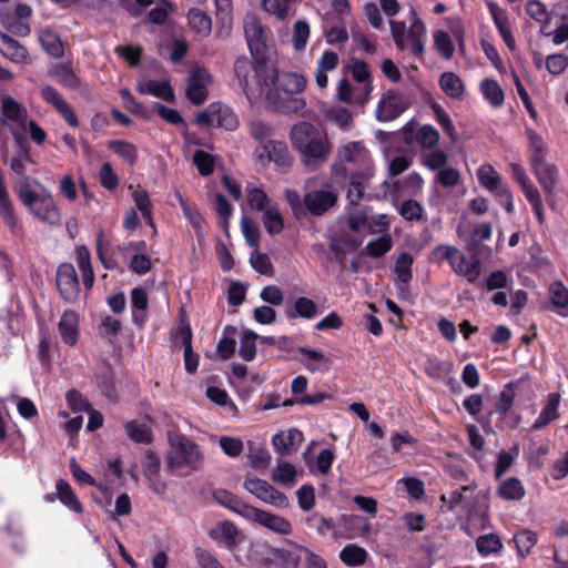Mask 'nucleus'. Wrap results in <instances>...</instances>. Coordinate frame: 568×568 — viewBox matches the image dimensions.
Instances as JSON below:
<instances>
[{
  "instance_id": "nucleus-43",
  "label": "nucleus",
  "mask_w": 568,
  "mask_h": 568,
  "mask_svg": "<svg viewBox=\"0 0 568 568\" xmlns=\"http://www.w3.org/2000/svg\"><path fill=\"white\" fill-rule=\"evenodd\" d=\"M480 92L484 99L493 106L499 108L505 100V93L499 83L493 79H485L480 82Z\"/></svg>"
},
{
  "instance_id": "nucleus-3",
  "label": "nucleus",
  "mask_w": 568,
  "mask_h": 568,
  "mask_svg": "<svg viewBox=\"0 0 568 568\" xmlns=\"http://www.w3.org/2000/svg\"><path fill=\"white\" fill-rule=\"evenodd\" d=\"M306 79L296 72H281L274 80V89L267 93V100L278 111L292 113L305 106V100L298 94L305 89Z\"/></svg>"
},
{
  "instance_id": "nucleus-28",
  "label": "nucleus",
  "mask_w": 568,
  "mask_h": 568,
  "mask_svg": "<svg viewBox=\"0 0 568 568\" xmlns=\"http://www.w3.org/2000/svg\"><path fill=\"white\" fill-rule=\"evenodd\" d=\"M136 91L140 94H149L166 102L175 100L174 91L168 81H158L152 79H143L138 82Z\"/></svg>"
},
{
  "instance_id": "nucleus-42",
  "label": "nucleus",
  "mask_w": 568,
  "mask_h": 568,
  "mask_svg": "<svg viewBox=\"0 0 568 568\" xmlns=\"http://www.w3.org/2000/svg\"><path fill=\"white\" fill-rule=\"evenodd\" d=\"M525 493V487L517 477L507 478L497 487V494L504 500H520Z\"/></svg>"
},
{
  "instance_id": "nucleus-47",
  "label": "nucleus",
  "mask_w": 568,
  "mask_h": 568,
  "mask_svg": "<svg viewBox=\"0 0 568 568\" xmlns=\"http://www.w3.org/2000/svg\"><path fill=\"white\" fill-rule=\"evenodd\" d=\"M513 540L516 546L517 555L520 558H526L536 546L538 538L535 531L521 529L515 534Z\"/></svg>"
},
{
  "instance_id": "nucleus-35",
  "label": "nucleus",
  "mask_w": 568,
  "mask_h": 568,
  "mask_svg": "<svg viewBox=\"0 0 568 568\" xmlns=\"http://www.w3.org/2000/svg\"><path fill=\"white\" fill-rule=\"evenodd\" d=\"M79 317L74 311L67 310L59 321V333L63 342L68 345H74L79 336Z\"/></svg>"
},
{
  "instance_id": "nucleus-62",
  "label": "nucleus",
  "mask_w": 568,
  "mask_h": 568,
  "mask_svg": "<svg viewBox=\"0 0 568 568\" xmlns=\"http://www.w3.org/2000/svg\"><path fill=\"white\" fill-rule=\"evenodd\" d=\"M398 213L408 222H419L424 217V207L415 200H406L398 206Z\"/></svg>"
},
{
  "instance_id": "nucleus-13",
  "label": "nucleus",
  "mask_w": 568,
  "mask_h": 568,
  "mask_svg": "<svg viewBox=\"0 0 568 568\" xmlns=\"http://www.w3.org/2000/svg\"><path fill=\"white\" fill-rule=\"evenodd\" d=\"M244 33L254 59H264L268 41V31L255 16L247 14L244 18Z\"/></svg>"
},
{
  "instance_id": "nucleus-37",
  "label": "nucleus",
  "mask_w": 568,
  "mask_h": 568,
  "mask_svg": "<svg viewBox=\"0 0 568 568\" xmlns=\"http://www.w3.org/2000/svg\"><path fill=\"white\" fill-rule=\"evenodd\" d=\"M49 74L64 88L77 90L80 88L81 81L74 73L72 67L67 63H54L49 69Z\"/></svg>"
},
{
  "instance_id": "nucleus-1",
  "label": "nucleus",
  "mask_w": 568,
  "mask_h": 568,
  "mask_svg": "<svg viewBox=\"0 0 568 568\" xmlns=\"http://www.w3.org/2000/svg\"><path fill=\"white\" fill-rule=\"evenodd\" d=\"M335 179L349 180L347 200L356 205L363 199L368 181L374 176L375 165L369 150L362 141L341 144L331 165Z\"/></svg>"
},
{
  "instance_id": "nucleus-36",
  "label": "nucleus",
  "mask_w": 568,
  "mask_h": 568,
  "mask_svg": "<svg viewBox=\"0 0 568 568\" xmlns=\"http://www.w3.org/2000/svg\"><path fill=\"white\" fill-rule=\"evenodd\" d=\"M214 499L222 506L229 508L239 516L247 519L250 517L253 506L246 504L237 496L233 495L227 490H216L214 493Z\"/></svg>"
},
{
  "instance_id": "nucleus-29",
  "label": "nucleus",
  "mask_w": 568,
  "mask_h": 568,
  "mask_svg": "<svg viewBox=\"0 0 568 568\" xmlns=\"http://www.w3.org/2000/svg\"><path fill=\"white\" fill-rule=\"evenodd\" d=\"M559 405H560V395L559 393H550L547 396L546 404L541 408L538 417L535 419L531 425L530 430H540L547 427L551 422L559 418Z\"/></svg>"
},
{
  "instance_id": "nucleus-27",
  "label": "nucleus",
  "mask_w": 568,
  "mask_h": 568,
  "mask_svg": "<svg viewBox=\"0 0 568 568\" xmlns=\"http://www.w3.org/2000/svg\"><path fill=\"white\" fill-rule=\"evenodd\" d=\"M300 361L312 373L327 372L331 368V359L324 352L315 348L300 347Z\"/></svg>"
},
{
  "instance_id": "nucleus-6",
  "label": "nucleus",
  "mask_w": 568,
  "mask_h": 568,
  "mask_svg": "<svg viewBox=\"0 0 568 568\" xmlns=\"http://www.w3.org/2000/svg\"><path fill=\"white\" fill-rule=\"evenodd\" d=\"M272 555L273 561L278 568H327L321 556L296 544L276 548Z\"/></svg>"
},
{
  "instance_id": "nucleus-51",
  "label": "nucleus",
  "mask_w": 568,
  "mask_h": 568,
  "mask_svg": "<svg viewBox=\"0 0 568 568\" xmlns=\"http://www.w3.org/2000/svg\"><path fill=\"white\" fill-rule=\"evenodd\" d=\"M182 344L184 347V365L185 371L194 374L199 367V355L192 348V333L190 328L182 329Z\"/></svg>"
},
{
  "instance_id": "nucleus-4",
  "label": "nucleus",
  "mask_w": 568,
  "mask_h": 568,
  "mask_svg": "<svg viewBox=\"0 0 568 568\" xmlns=\"http://www.w3.org/2000/svg\"><path fill=\"white\" fill-rule=\"evenodd\" d=\"M168 438L171 448L168 466L171 470L186 475L203 468L204 454L195 442L176 432H170Z\"/></svg>"
},
{
  "instance_id": "nucleus-15",
  "label": "nucleus",
  "mask_w": 568,
  "mask_h": 568,
  "mask_svg": "<svg viewBox=\"0 0 568 568\" xmlns=\"http://www.w3.org/2000/svg\"><path fill=\"white\" fill-rule=\"evenodd\" d=\"M211 83L212 75L206 69H193L190 73L186 87V95L189 100L193 104H202L207 98L209 85Z\"/></svg>"
},
{
  "instance_id": "nucleus-12",
  "label": "nucleus",
  "mask_w": 568,
  "mask_h": 568,
  "mask_svg": "<svg viewBox=\"0 0 568 568\" xmlns=\"http://www.w3.org/2000/svg\"><path fill=\"white\" fill-rule=\"evenodd\" d=\"M245 489L265 504L277 508L288 506L287 497L274 488L268 481L247 475L244 481Z\"/></svg>"
},
{
  "instance_id": "nucleus-54",
  "label": "nucleus",
  "mask_w": 568,
  "mask_h": 568,
  "mask_svg": "<svg viewBox=\"0 0 568 568\" xmlns=\"http://www.w3.org/2000/svg\"><path fill=\"white\" fill-rule=\"evenodd\" d=\"M392 246V236L388 233H384L381 236L371 240L366 244L364 252L367 256L381 257L385 255L388 251H390Z\"/></svg>"
},
{
  "instance_id": "nucleus-5",
  "label": "nucleus",
  "mask_w": 568,
  "mask_h": 568,
  "mask_svg": "<svg viewBox=\"0 0 568 568\" xmlns=\"http://www.w3.org/2000/svg\"><path fill=\"white\" fill-rule=\"evenodd\" d=\"M409 21L407 28L404 21L389 20L392 38L398 50H409L415 57H423L427 41L426 26L413 8L409 10Z\"/></svg>"
},
{
  "instance_id": "nucleus-25",
  "label": "nucleus",
  "mask_w": 568,
  "mask_h": 568,
  "mask_svg": "<svg viewBox=\"0 0 568 568\" xmlns=\"http://www.w3.org/2000/svg\"><path fill=\"white\" fill-rule=\"evenodd\" d=\"M0 52L1 54L13 63L30 64L32 59L24 45L11 38L6 33L0 32Z\"/></svg>"
},
{
  "instance_id": "nucleus-22",
  "label": "nucleus",
  "mask_w": 568,
  "mask_h": 568,
  "mask_svg": "<svg viewBox=\"0 0 568 568\" xmlns=\"http://www.w3.org/2000/svg\"><path fill=\"white\" fill-rule=\"evenodd\" d=\"M324 133L310 122H300L295 124L290 133L292 144L302 154L308 145L318 140Z\"/></svg>"
},
{
  "instance_id": "nucleus-31",
  "label": "nucleus",
  "mask_w": 568,
  "mask_h": 568,
  "mask_svg": "<svg viewBox=\"0 0 568 568\" xmlns=\"http://www.w3.org/2000/svg\"><path fill=\"white\" fill-rule=\"evenodd\" d=\"M304 439L303 433L296 428L282 430L272 437V445L274 450L284 456L288 455L291 449L300 445Z\"/></svg>"
},
{
  "instance_id": "nucleus-24",
  "label": "nucleus",
  "mask_w": 568,
  "mask_h": 568,
  "mask_svg": "<svg viewBox=\"0 0 568 568\" xmlns=\"http://www.w3.org/2000/svg\"><path fill=\"white\" fill-rule=\"evenodd\" d=\"M209 537L224 545L227 549H234L241 542V534L237 527L230 520L217 523L209 530Z\"/></svg>"
},
{
  "instance_id": "nucleus-7",
  "label": "nucleus",
  "mask_w": 568,
  "mask_h": 568,
  "mask_svg": "<svg viewBox=\"0 0 568 568\" xmlns=\"http://www.w3.org/2000/svg\"><path fill=\"white\" fill-rule=\"evenodd\" d=\"M436 258L448 261L452 270L469 283H475L480 275L479 261L469 260L463 251L452 245H439L433 251Z\"/></svg>"
},
{
  "instance_id": "nucleus-19",
  "label": "nucleus",
  "mask_w": 568,
  "mask_h": 568,
  "mask_svg": "<svg viewBox=\"0 0 568 568\" xmlns=\"http://www.w3.org/2000/svg\"><path fill=\"white\" fill-rule=\"evenodd\" d=\"M337 199L335 191L322 189L307 192L304 196V203L313 215H322L335 205Z\"/></svg>"
},
{
  "instance_id": "nucleus-14",
  "label": "nucleus",
  "mask_w": 568,
  "mask_h": 568,
  "mask_svg": "<svg viewBox=\"0 0 568 568\" xmlns=\"http://www.w3.org/2000/svg\"><path fill=\"white\" fill-rule=\"evenodd\" d=\"M57 286L61 297L69 302H75L80 293V283L75 268L70 263H62L57 270Z\"/></svg>"
},
{
  "instance_id": "nucleus-46",
  "label": "nucleus",
  "mask_w": 568,
  "mask_h": 568,
  "mask_svg": "<svg viewBox=\"0 0 568 568\" xmlns=\"http://www.w3.org/2000/svg\"><path fill=\"white\" fill-rule=\"evenodd\" d=\"M297 471L293 464L281 460L273 469L272 479L282 486L292 487L296 483Z\"/></svg>"
},
{
  "instance_id": "nucleus-44",
  "label": "nucleus",
  "mask_w": 568,
  "mask_h": 568,
  "mask_svg": "<svg viewBox=\"0 0 568 568\" xmlns=\"http://www.w3.org/2000/svg\"><path fill=\"white\" fill-rule=\"evenodd\" d=\"M439 85L442 90L452 99H459L464 94L465 85L454 72H444L439 78Z\"/></svg>"
},
{
  "instance_id": "nucleus-32",
  "label": "nucleus",
  "mask_w": 568,
  "mask_h": 568,
  "mask_svg": "<svg viewBox=\"0 0 568 568\" xmlns=\"http://www.w3.org/2000/svg\"><path fill=\"white\" fill-rule=\"evenodd\" d=\"M17 145L16 153L9 161V166L13 173L20 176V180L24 178H29L27 175L28 165L34 164L30 152V146L23 142V139L20 142H14Z\"/></svg>"
},
{
  "instance_id": "nucleus-45",
  "label": "nucleus",
  "mask_w": 568,
  "mask_h": 568,
  "mask_svg": "<svg viewBox=\"0 0 568 568\" xmlns=\"http://www.w3.org/2000/svg\"><path fill=\"white\" fill-rule=\"evenodd\" d=\"M39 41L42 47V49L52 58H61L64 54V47L60 39V37L50 31V30H43L39 34Z\"/></svg>"
},
{
  "instance_id": "nucleus-2",
  "label": "nucleus",
  "mask_w": 568,
  "mask_h": 568,
  "mask_svg": "<svg viewBox=\"0 0 568 568\" xmlns=\"http://www.w3.org/2000/svg\"><path fill=\"white\" fill-rule=\"evenodd\" d=\"M17 193L21 203L42 223L58 225L62 214L52 192L38 180L24 178L19 181Z\"/></svg>"
},
{
  "instance_id": "nucleus-8",
  "label": "nucleus",
  "mask_w": 568,
  "mask_h": 568,
  "mask_svg": "<svg viewBox=\"0 0 568 568\" xmlns=\"http://www.w3.org/2000/svg\"><path fill=\"white\" fill-rule=\"evenodd\" d=\"M1 123L7 126L14 142L23 139L29 122L27 108L10 95L0 98Z\"/></svg>"
},
{
  "instance_id": "nucleus-48",
  "label": "nucleus",
  "mask_w": 568,
  "mask_h": 568,
  "mask_svg": "<svg viewBox=\"0 0 568 568\" xmlns=\"http://www.w3.org/2000/svg\"><path fill=\"white\" fill-rule=\"evenodd\" d=\"M131 305L133 308V312H132L133 323L139 326H142L145 322V316L140 315L138 312H144L149 305L148 294L143 288L134 287L131 291Z\"/></svg>"
},
{
  "instance_id": "nucleus-49",
  "label": "nucleus",
  "mask_w": 568,
  "mask_h": 568,
  "mask_svg": "<svg viewBox=\"0 0 568 568\" xmlns=\"http://www.w3.org/2000/svg\"><path fill=\"white\" fill-rule=\"evenodd\" d=\"M235 335L236 328L232 325H226L223 329L222 336L217 343V355L221 359H229L235 351Z\"/></svg>"
},
{
  "instance_id": "nucleus-57",
  "label": "nucleus",
  "mask_w": 568,
  "mask_h": 568,
  "mask_svg": "<svg viewBox=\"0 0 568 568\" xmlns=\"http://www.w3.org/2000/svg\"><path fill=\"white\" fill-rule=\"evenodd\" d=\"M132 197L136 209L141 212L145 222L150 226L154 227V222L152 219V202L150 200L149 193L143 189H139L133 191Z\"/></svg>"
},
{
  "instance_id": "nucleus-30",
  "label": "nucleus",
  "mask_w": 568,
  "mask_h": 568,
  "mask_svg": "<svg viewBox=\"0 0 568 568\" xmlns=\"http://www.w3.org/2000/svg\"><path fill=\"white\" fill-rule=\"evenodd\" d=\"M59 499L60 503L77 514H81L83 511V506L80 503L79 498L72 490L70 484L64 479H59L55 483V494L45 496L47 501H53L54 499Z\"/></svg>"
},
{
  "instance_id": "nucleus-34",
  "label": "nucleus",
  "mask_w": 568,
  "mask_h": 568,
  "mask_svg": "<svg viewBox=\"0 0 568 568\" xmlns=\"http://www.w3.org/2000/svg\"><path fill=\"white\" fill-rule=\"evenodd\" d=\"M413 262L414 258L412 254L407 252L402 253L396 260L394 272L396 274V280L399 282L398 290L400 296H404L408 293V283L413 278Z\"/></svg>"
},
{
  "instance_id": "nucleus-16",
  "label": "nucleus",
  "mask_w": 568,
  "mask_h": 568,
  "mask_svg": "<svg viewBox=\"0 0 568 568\" xmlns=\"http://www.w3.org/2000/svg\"><path fill=\"white\" fill-rule=\"evenodd\" d=\"M40 95L45 103L52 105L57 110L70 126H79V119L72 106L54 87L44 85L40 91Z\"/></svg>"
},
{
  "instance_id": "nucleus-26",
  "label": "nucleus",
  "mask_w": 568,
  "mask_h": 568,
  "mask_svg": "<svg viewBox=\"0 0 568 568\" xmlns=\"http://www.w3.org/2000/svg\"><path fill=\"white\" fill-rule=\"evenodd\" d=\"M487 9L505 44L511 51L515 50L516 41L513 36L509 19L506 11L493 1L487 2Z\"/></svg>"
},
{
  "instance_id": "nucleus-64",
  "label": "nucleus",
  "mask_w": 568,
  "mask_h": 568,
  "mask_svg": "<svg viewBox=\"0 0 568 568\" xmlns=\"http://www.w3.org/2000/svg\"><path fill=\"white\" fill-rule=\"evenodd\" d=\"M415 140L423 149L432 150L438 143L439 133L432 125H423L416 131Z\"/></svg>"
},
{
  "instance_id": "nucleus-55",
  "label": "nucleus",
  "mask_w": 568,
  "mask_h": 568,
  "mask_svg": "<svg viewBox=\"0 0 568 568\" xmlns=\"http://www.w3.org/2000/svg\"><path fill=\"white\" fill-rule=\"evenodd\" d=\"M366 557L367 551L356 545H347L339 552L341 560L351 567L363 565L366 560Z\"/></svg>"
},
{
  "instance_id": "nucleus-50",
  "label": "nucleus",
  "mask_w": 568,
  "mask_h": 568,
  "mask_svg": "<svg viewBox=\"0 0 568 568\" xmlns=\"http://www.w3.org/2000/svg\"><path fill=\"white\" fill-rule=\"evenodd\" d=\"M248 464L255 469L267 468L271 463V455L264 445L248 443Z\"/></svg>"
},
{
  "instance_id": "nucleus-9",
  "label": "nucleus",
  "mask_w": 568,
  "mask_h": 568,
  "mask_svg": "<svg viewBox=\"0 0 568 568\" xmlns=\"http://www.w3.org/2000/svg\"><path fill=\"white\" fill-rule=\"evenodd\" d=\"M476 175L479 184L494 195L508 213H513L515 206L511 191L495 168L483 164L477 169Z\"/></svg>"
},
{
  "instance_id": "nucleus-33",
  "label": "nucleus",
  "mask_w": 568,
  "mask_h": 568,
  "mask_svg": "<svg viewBox=\"0 0 568 568\" xmlns=\"http://www.w3.org/2000/svg\"><path fill=\"white\" fill-rule=\"evenodd\" d=\"M339 62L338 54L331 50H325L316 63L315 81L318 88L325 89L328 83L327 72L337 68Z\"/></svg>"
},
{
  "instance_id": "nucleus-56",
  "label": "nucleus",
  "mask_w": 568,
  "mask_h": 568,
  "mask_svg": "<svg viewBox=\"0 0 568 568\" xmlns=\"http://www.w3.org/2000/svg\"><path fill=\"white\" fill-rule=\"evenodd\" d=\"M264 11L274 14L278 20H286L294 12L291 8L288 0H262L261 3Z\"/></svg>"
},
{
  "instance_id": "nucleus-23",
  "label": "nucleus",
  "mask_w": 568,
  "mask_h": 568,
  "mask_svg": "<svg viewBox=\"0 0 568 568\" xmlns=\"http://www.w3.org/2000/svg\"><path fill=\"white\" fill-rule=\"evenodd\" d=\"M324 133L310 122H300L295 124L290 133L292 144L302 154L308 145L318 140Z\"/></svg>"
},
{
  "instance_id": "nucleus-18",
  "label": "nucleus",
  "mask_w": 568,
  "mask_h": 568,
  "mask_svg": "<svg viewBox=\"0 0 568 568\" xmlns=\"http://www.w3.org/2000/svg\"><path fill=\"white\" fill-rule=\"evenodd\" d=\"M530 166L545 194L552 195L557 182V168L545 158H530Z\"/></svg>"
},
{
  "instance_id": "nucleus-58",
  "label": "nucleus",
  "mask_w": 568,
  "mask_h": 568,
  "mask_svg": "<svg viewBox=\"0 0 568 568\" xmlns=\"http://www.w3.org/2000/svg\"><path fill=\"white\" fill-rule=\"evenodd\" d=\"M258 335L252 331H244L240 337L239 355L244 361H252L256 355V341Z\"/></svg>"
},
{
  "instance_id": "nucleus-63",
  "label": "nucleus",
  "mask_w": 568,
  "mask_h": 568,
  "mask_svg": "<svg viewBox=\"0 0 568 568\" xmlns=\"http://www.w3.org/2000/svg\"><path fill=\"white\" fill-rule=\"evenodd\" d=\"M2 26L11 33L18 37H28L31 32L30 24L27 20L19 19L11 14L1 16Z\"/></svg>"
},
{
  "instance_id": "nucleus-20",
  "label": "nucleus",
  "mask_w": 568,
  "mask_h": 568,
  "mask_svg": "<svg viewBox=\"0 0 568 568\" xmlns=\"http://www.w3.org/2000/svg\"><path fill=\"white\" fill-rule=\"evenodd\" d=\"M247 520L256 523L280 535H288L292 532V525L286 518L255 507L252 508Z\"/></svg>"
},
{
  "instance_id": "nucleus-52",
  "label": "nucleus",
  "mask_w": 568,
  "mask_h": 568,
  "mask_svg": "<svg viewBox=\"0 0 568 568\" xmlns=\"http://www.w3.org/2000/svg\"><path fill=\"white\" fill-rule=\"evenodd\" d=\"M108 146L129 165L133 166L136 163L138 150L133 143L122 140H112L108 143Z\"/></svg>"
},
{
  "instance_id": "nucleus-61",
  "label": "nucleus",
  "mask_w": 568,
  "mask_h": 568,
  "mask_svg": "<svg viewBox=\"0 0 568 568\" xmlns=\"http://www.w3.org/2000/svg\"><path fill=\"white\" fill-rule=\"evenodd\" d=\"M317 314L316 304L307 297H298L294 303L293 312H288L287 316L290 318H295L297 316L311 320L315 317Z\"/></svg>"
},
{
  "instance_id": "nucleus-59",
  "label": "nucleus",
  "mask_w": 568,
  "mask_h": 568,
  "mask_svg": "<svg viewBox=\"0 0 568 568\" xmlns=\"http://www.w3.org/2000/svg\"><path fill=\"white\" fill-rule=\"evenodd\" d=\"M262 221L265 230L268 234L275 235L283 231L284 229V220L280 211L271 206L268 210L263 212Z\"/></svg>"
},
{
  "instance_id": "nucleus-17",
  "label": "nucleus",
  "mask_w": 568,
  "mask_h": 568,
  "mask_svg": "<svg viewBox=\"0 0 568 568\" xmlns=\"http://www.w3.org/2000/svg\"><path fill=\"white\" fill-rule=\"evenodd\" d=\"M407 108V103L400 94L394 91L385 93L376 108V118L381 122L397 119Z\"/></svg>"
},
{
  "instance_id": "nucleus-41",
  "label": "nucleus",
  "mask_w": 568,
  "mask_h": 568,
  "mask_svg": "<svg viewBox=\"0 0 568 568\" xmlns=\"http://www.w3.org/2000/svg\"><path fill=\"white\" fill-rule=\"evenodd\" d=\"M503 547L500 537L493 532L481 535L476 539V549L481 557L499 555Z\"/></svg>"
},
{
  "instance_id": "nucleus-11",
  "label": "nucleus",
  "mask_w": 568,
  "mask_h": 568,
  "mask_svg": "<svg viewBox=\"0 0 568 568\" xmlns=\"http://www.w3.org/2000/svg\"><path fill=\"white\" fill-rule=\"evenodd\" d=\"M199 125L224 128L233 131L239 125V120L232 109L223 103H211L204 111L195 116Z\"/></svg>"
},
{
  "instance_id": "nucleus-53",
  "label": "nucleus",
  "mask_w": 568,
  "mask_h": 568,
  "mask_svg": "<svg viewBox=\"0 0 568 568\" xmlns=\"http://www.w3.org/2000/svg\"><path fill=\"white\" fill-rule=\"evenodd\" d=\"M336 98L346 103H364L368 97L362 91L357 93V89L353 88L346 79H342L337 84Z\"/></svg>"
},
{
  "instance_id": "nucleus-39",
  "label": "nucleus",
  "mask_w": 568,
  "mask_h": 568,
  "mask_svg": "<svg viewBox=\"0 0 568 568\" xmlns=\"http://www.w3.org/2000/svg\"><path fill=\"white\" fill-rule=\"evenodd\" d=\"M190 28L201 38H206L212 30V20L209 14L199 8H191L187 12Z\"/></svg>"
},
{
  "instance_id": "nucleus-40",
  "label": "nucleus",
  "mask_w": 568,
  "mask_h": 568,
  "mask_svg": "<svg viewBox=\"0 0 568 568\" xmlns=\"http://www.w3.org/2000/svg\"><path fill=\"white\" fill-rule=\"evenodd\" d=\"M549 297L554 311L560 316H568V288L561 282L550 284Z\"/></svg>"
},
{
  "instance_id": "nucleus-10",
  "label": "nucleus",
  "mask_w": 568,
  "mask_h": 568,
  "mask_svg": "<svg viewBox=\"0 0 568 568\" xmlns=\"http://www.w3.org/2000/svg\"><path fill=\"white\" fill-rule=\"evenodd\" d=\"M254 159L263 168L274 163L281 172H286L294 161L286 143L276 140H268L260 144L254 150Z\"/></svg>"
},
{
  "instance_id": "nucleus-21",
  "label": "nucleus",
  "mask_w": 568,
  "mask_h": 568,
  "mask_svg": "<svg viewBox=\"0 0 568 568\" xmlns=\"http://www.w3.org/2000/svg\"><path fill=\"white\" fill-rule=\"evenodd\" d=\"M332 153V144L326 134L313 142L312 145L302 153L304 163L311 170L324 164Z\"/></svg>"
},
{
  "instance_id": "nucleus-38",
  "label": "nucleus",
  "mask_w": 568,
  "mask_h": 568,
  "mask_svg": "<svg viewBox=\"0 0 568 568\" xmlns=\"http://www.w3.org/2000/svg\"><path fill=\"white\" fill-rule=\"evenodd\" d=\"M0 216L4 224L13 230L17 226L13 202L7 189L4 176L0 171Z\"/></svg>"
},
{
  "instance_id": "nucleus-60",
  "label": "nucleus",
  "mask_w": 568,
  "mask_h": 568,
  "mask_svg": "<svg viewBox=\"0 0 568 568\" xmlns=\"http://www.w3.org/2000/svg\"><path fill=\"white\" fill-rule=\"evenodd\" d=\"M252 63L246 57L237 58L234 63V72L240 81V85L247 97H250L248 80L252 75Z\"/></svg>"
}]
</instances>
